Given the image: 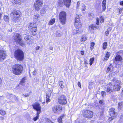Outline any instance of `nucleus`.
Segmentation results:
<instances>
[{"label":"nucleus","mask_w":123,"mask_h":123,"mask_svg":"<svg viewBox=\"0 0 123 123\" xmlns=\"http://www.w3.org/2000/svg\"><path fill=\"white\" fill-rule=\"evenodd\" d=\"M23 70L22 66L20 64H17L13 65L12 68L13 73L16 75H20Z\"/></svg>","instance_id":"1"},{"label":"nucleus","mask_w":123,"mask_h":123,"mask_svg":"<svg viewBox=\"0 0 123 123\" xmlns=\"http://www.w3.org/2000/svg\"><path fill=\"white\" fill-rule=\"evenodd\" d=\"M20 12L18 10H13L10 14V16L12 20L15 22L19 21Z\"/></svg>","instance_id":"2"},{"label":"nucleus","mask_w":123,"mask_h":123,"mask_svg":"<svg viewBox=\"0 0 123 123\" xmlns=\"http://www.w3.org/2000/svg\"><path fill=\"white\" fill-rule=\"evenodd\" d=\"M14 57L18 60L23 61L24 59V57L23 52L20 49L17 50L14 53Z\"/></svg>","instance_id":"3"},{"label":"nucleus","mask_w":123,"mask_h":123,"mask_svg":"<svg viewBox=\"0 0 123 123\" xmlns=\"http://www.w3.org/2000/svg\"><path fill=\"white\" fill-rule=\"evenodd\" d=\"M59 18L61 23L63 25L65 24L66 21V13L64 11L60 12L59 14Z\"/></svg>","instance_id":"4"},{"label":"nucleus","mask_w":123,"mask_h":123,"mask_svg":"<svg viewBox=\"0 0 123 123\" xmlns=\"http://www.w3.org/2000/svg\"><path fill=\"white\" fill-rule=\"evenodd\" d=\"M83 115L85 117L90 118L93 117V112L88 110H84L82 111Z\"/></svg>","instance_id":"5"},{"label":"nucleus","mask_w":123,"mask_h":123,"mask_svg":"<svg viewBox=\"0 0 123 123\" xmlns=\"http://www.w3.org/2000/svg\"><path fill=\"white\" fill-rule=\"evenodd\" d=\"M29 28L32 32L33 35H35L36 34V32L37 31V25L35 23H31L29 25Z\"/></svg>","instance_id":"6"},{"label":"nucleus","mask_w":123,"mask_h":123,"mask_svg":"<svg viewBox=\"0 0 123 123\" xmlns=\"http://www.w3.org/2000/svg\"><path fill=\"white\" fill-rule=\"evenodd\" d=\"M112 81L116 82V84L114 85L113 89L115 91H119L121 88L120 82L119 80H117L116 79L112 80Z\"/></svg>","instance_id":"7"},{"label":"nucleus","mask_w":123,"mask_h":123,"mask_svg":"<svg viewBox=\"0 0 123 123\" xmlns=\"http://www.w3.org/2000/svg\"><path fill=\"white\" fill-rule=\"evenodd\" d=\"M59 103L61 105H65L67 102L66 97L64 95H61L59 96L58 98Z\"/></svg>","instance_id":"8"},{"label":"nucleus","mask_w":123,"mask_h":123,"mask_svg":"<svg viewBox=\"0 0 123 123\" xmlns=\"http://www.w3.org/2000/svg\"><path fill=\"white\" fill-rule=\"evenodd\" d=\"M62 107L59 105H56L53 107L52 110L54 113L58 114L60 113L62 111Z\"/></svg>","instance_id":"9"},{"label":"nucleus","mask_w":123,"mask_h":123,"mask_svg":"<svg viewBox=\"0 0 123 123\" xmlns=\"http://www.w3.org/2000/svg\"><path fill=\"white\" fill-rule=\"evenodd\" d=\"M123 55V52L122 51H119L115 57V59L114 60V62L115 61L116 62H120L122 59V56Z\"/></svg>","instance_id":"10"},{"label":"nucleus","mask_w":123,"mask_h":123,"mask_svg":"<svg viewBox=\"0 0 123 123\" xmlns=\"http://www.w3.org/2000/svg\"><path fill=\"white\" fill-rule=\"evenodd\" d=\"M42 3L41 0H37L34 3V5L35 9L37 11L39 10L41 8Z\"/></svg>","instance_id":"11"},{"label":"nucleus","mask_w":123,"mask_h":123,"mask_svg":"<svg viewBox=\"0 0 123 123\" xmlns=\"http://www.w3.org/2000/svg\"><path fill=\"white\" fill-rule=\"evenodd\" d=\"M111 83H109L108 85V86L107 88H105L104 89L106 92L108 94H111L113 92V89L112 88V86H110Z\"/></svg>","instance_id":"12"},{"label":"nucleus","mask_w":123,"mask_h":123,"mask_svg":"<svg viewBox=\"0 0 123 123\" xmlns=\"http://www.w3.org/2000/svg\"><path fill=\"white\" fill-rule=\"evenodd\" d=\"M6 52L3 50H0V61L3 60L6 58Z\"/></svg>","instance_id":"13"},{"label":"nucleus","mask_w":123,"mask_h":123,"mask_svg":"<svg viewBox=\"0 0 123 123\" xmlns=\"http://www.w3.org/2000/svg\"><path fill=\"white\" fill-rule=\"evenodd\" d=\"M14 39L15 41L17 43H20L21 40L20 35L19 34H16L14 37Z\"/></svg>","instance_id":"14"},{"label":"nucleus","mask_w":123,"mask_h":123,"mask_svg":"<svg viewBox=\"0 0 123 123\" xmlns=\"http://www.w3.org/2000/svg\"><path fill=\"white\" fill-rule=\"evenodd\" d=\"M33 108L37 111H40L41 107L38 103H36L32 105Z\"/></svg>","instance_id":"15"},{"label":"nucleus","mask_w":123,"mask_h":123,"mask_svg":"<svg viewBox=\"0 0 123 123\" xmlns=\"http://www.w3.org/2000/svg\"><path fill=\"white\" fill-rule=\"evenodd\" d=\"M74 25L76 27H79L78 28H80L81 25L80 20L78 19L77 20H76V21H75Z\"/></svg>","instance_id":"16"},{"label":"nucleus","mask_w":123,"mask_h":123,"mask_svg":"<svg viewBox=\"0 0 123 123\" xmlns=\"http://www.w3.org/2000/svg\"><path fill=\"white\" fill-rule=\"evenodd\" d=\"M104 18L102 16L100 17L99 19L97 18V19L96 24L98 25H99V21H100L101 23H103L104 22Z\"/></svg>","instance_id":"17"},{"label":"nucleus","mask_w":123,"mask_h":123,"mask_svg":"<svg viewBox=\"0 0 123 123\" xmlns=\"http://www.w3.org/2000/svg\"><path fill=\"white\" fill-rule=\"evenodd\" d=\"M80 28H76L72 32L73 34H78L81 33Z\"/></svg>","instance_id":"18"},{"label":"nucleus","mask_w":123,"mask_h":123,"mask_svg":"<svg viewBox=\"0 0 123 123\" xmlns=\"http://www.w3.org/2000/svg\"><path fill=\"white\" fill-rule=\"evenodd\" d=\"M109 114L111 116L109 118V120H111L113 119L116 116L115 111L113 112H109Z\"/></svg>","instance_id":"19"},{"label":"nucleus","mask_w":123,"mask_h":123,"mask_svg":"<svg viewBox=\"0 0 123 123\" xmlns=\"http://www.w3.org/2000/svg\"><path fill=\"white\" fill-rule=\"evenodd\" d=\"M71 0H63L64 4L67 7H69L70 5Z\"/></svg>","instance_id":"20"},{"label":"nucleus","mask_w":123,"mask_h":123,"mask_svg":"<svg viewBox=\"0 0 123 123\" xmlns=\"http://www.w3.org/2000/svg\"><path fill=\"white\" fill-rule=\"evenodd\" d=\"M106 0H103L102 4V6L103 11H105L106 7Z\"/></svg>","instance_id":"21"},{"label":"nucleus","mask_w":123,"mask_h":123,"mask_svg":"<svg viewBox=\"0 0 123 123\" xmlns=\"http://www.w3.org/2000/svg\"><path fill=\"white\" fill-rule=\"evenodd\" d=\"M40 19V17L39 15L37 14L35 15L33 17V21L35 23L37 22L38 20Z\"/></svg>","instance_id":"22"},{"label":"nucleus","mask_w":123,"mask_h":123,"mask_svg":"<svg viewBox=\"0 0 123 123\" xmlns=\"http://www.w3.org/2000/svg\"><path fill=\"white\" fill-rule=\"evenodd\" d=\"M113 68V67L112 66V64L111 63L108 67L107 68V69L106 71V72L107 73L110 71L111 72L112 71Z\"/></svg>","instance_id":"23"},{"label":"nucleus","mask_w":123,"mask_h":123,"mask_svg":"<svg viewBox=\"0 0 123 123\" xmlns=\"http://www.w3.org/2000/svg\"><path fill=\"white\" fill-rule=\"evenodd\" d=\"M25 39L26 41L29 40V41L31 42L32 41V37L31 36L26 35L25 37Z\"/></svg>","instance_id":"24"},{"label":"nucleus","mask_w":123,"mask_h":123,"mask_svg":"<svg viewBox=\"0 0 123 123\" xmlns=\"http://www.w3.org/2000/svg\"><path fill=\"white\" fill-rule=\"evenodd\" d=\"M65 116V115L63 114L58 118V121L59 123H62V119Z\"/></svg>","instance_id":"25"},{"label":"nucleus","mask_w":123,"mask_h":123,"mask_svg":"<svg viewBox=\"0 0 123 123\" xmlns=\"http://www.w3.org/2000/svg\"><path fill=\"white\" fill-rule=\"evenodd\" d=\"M88 17L90 20H92L94 17V16L92 13H90L88 14Z\"/></svg>","instance_id":"26"},{"label":"nucleus","mask_w":123,"mask_h":123,"mask_svg":"<svg viewBox=\"0 0 123 123\" xmlns=\"http://www.w3.org/2000/svg\"><path fill=\"white\" fill-rule=\"evenodd\" d=\"M86 6L84 4H81L80 7V9H81L83 11H84L86 9Z\"/></svg>","instance_id":"27"},{"label":"nucleus","mask_w":123,"mask_h":123,"mask_svg":"<svg viewBox=\"0 0 123 123\" xmlns=\"http://www.w3.org/2000/svg\"><path fill=\"white\" fill-rule=\"evenodd\" d=\"M110 52H107L105 57L104 59V61H107L108 59L110 56Z\"/></svg>","instance_id":"28"},{"label":"nucleus","mask_w":123,"mask_h":123,"mask_svg":"<svg viewBox=\"0 0 123 123\" xmlns=\"http://www.w3.org/2000/svg\"><path fill=\"white\" fill-rule=\"evenodd\" d=\"M52 92L51 90H49L47 92L46 95V98H49L51 96V94Z\"/></svg>","instance_id":"29"},{"label":"nucleus","mask_w":123,"mask_h":123,"mask_svg":"<svg viewBox=\"0 0 123 123\" xmlns=\"http://www.w3.org/2000/svg\"><path fill=\"white\" fill-rule=\"evenodd\" d=\"M25 80L26 78L25 77H24L22 78L21 80L20 84L23 86L25 84Z\"/></svg>","instance_id":"30"},{"label":"nucleus","mask_w":123,"mask_h":123,"mask_svg":"<svg viewBox=\"0 0 123 123\" xmlns=\"http://www.w3.org/2000/svg\"><path fill=\"white\" fill-rule=\"evenodd\" d=\"M55 18H53L51 19L49 22V25H53L55 22Z\"/></svg>","instance_id":"31"},{"label":"nucleus","mask_w":123,"mask_h":123,"mask_svg":"<svg viewBox=\"0 0 123 123\" xmlns=\"http://www.w3.org/2000/svg\"><path fill=\"white\" fill-rule=\"evenodd\" d=\"M62 32L59 31H57L56 33V36H57L60 37L62 36Z\"/></svg>","instance_id":"32"},{"label":"nucleus","mask_w":123,"mask_h":123,"mask_svg":"<svg viewBox=\"0 0 123 123\" xmlns=\"http://www.w3.org/2000/svg\"><path fill=\"white\" fill-rule=\"evenodd\" d=\"M63 83V82L62 81H60L59 82V86L62 88L64 87Z\"/></svg>","instance_id":"33"},{"label":"nucleus","mask_w":123,"mask_h":123,"mask_svg":"<svg viewBox=\"0 0 123 123\" xmlns=\"http://www.w3.org/2000/svg\"><path fill=\"white\" fill-rule=\"evenodd\" d=\"M103 48L104 49H105L107 47V43L106 42H105L103 44Z\"/></svg>","instance_id":"34"},{"label":"nucleus","mask_w":123,"mask_h":123,"mask_svg":"<svg viewBox=\"0 0 123 123\" xmlns=\"http://www.w3.org/2000/svg\"><path fill=\"white\" fill-rule=\"evenodd\" d=\"M4 19L5 21H7L9 20V17L5 15L4 16Z\"/></svg>","instance_id":"35"},{"label":"nucleus","mask_w":123,"mask_h":123,"mask_svg":"<svg viewBox=\"0 0 123 123\" xmlns=\"http://www.w3.org/2000/svg\"><path fill=\"white\" fill-rule=\"evenodd\" d=\"M123 103L122 102H120L118 104V107L119 109H121V108L122 106Z\"/></svg>","instance_id":"36"},{"label":"nucleus","mask_w":123,"mask_h":123,"mask_svg":"<svg viewBox=\"0 0 123 123\" xmlns=\"http://www.w3.org/2000/svg\"><path fill=\"white\" fill-rule=\"evenodd\" d=\"M94 61V58H93L90 59V64L91 66L92 64Z\"/></svg>","instance_id":"37"},{"label":"nucleus","mask_w":123,"mask_h":123,"mask_svg":"<svg viewBox=\"0 0 123 123\" xmlns=\"http://www.w3.org/2000/svg\"><path fill=\"white\" fill-rule=\"evenodd\" d=\"M87 37L85 36H82V38L81 39V41H85L87 39Z\"/></svg>","instance_id":"38"},{"label":"nucleus","mask_w":123,"mask_h":123,"mask_svg":"<svg viewBox=\"0 0 123 123\" xmlns=\"http://www.w3.org/2000/svg\"><path fill=\"white\" fill-rule=\"evenodd\" d=\"M0 114L2 115H4L6 114V112L3 110H0Z\"/></svg>","instance_id":"39"},{"label":"nucleus","mask_w":123,"mask_h":123,"mask_svg":"<svg viewBox=\"0 0 123 123\" xmlns=\"http://www.w3.org/2000/svg\"><path fill=\"white\" fill-rule=\"evenodd\" d=\"M80 2L78 1L77 2V9H80Z\"/></svg>","instance_id":"40"},{"label":"nucleus","mask_w":123,"mask_h":123,"mask_svg":"<svg viewBox=\"0 0 123 123\" xmlns=\"http://www.w3.org/2000/svg\"><path fill=\"white\" fill-rule=\"evenodd\" d=\"M101 94L102 96L103 97H104L106 95V92H105L104 91H102L101 92Z\"/></svg>","instance_id":"41"},{"label":"nucleus","mask_w":123,"mask_h":123,"mask_svg":"<svg viewBox=\"0 0 123 123\" xmlns=\"http://www.w3.org/2000/svg\"><path fill=\"white\" fill-rule=\"evenodd\" d=\"M95 45L94 43H91L90 48L92 50L93 48V47Z\"/></svg>","instance_id":"42"},{"label":"nucleus","mask_w":123,"mask_h":123,"mask_svg":"<svg viewBox=\"0 0 123 123\" xmlns=\"http://www.w3.org/2000/svg\"><path fill=\"white\" fill-rule=\"evenodd\" d=\"M18 43L23 47H24L25 46V43L22 42L21 40L20 43Z\"/></svg>","instance_id":"43"},{"label":"nucleus","mask_w":123,"mask_h":123,"mask_svg":"<svg viewBox=\"0 0 123 123\" xmlns=\"http://www.w3.org/2000/svg\"><path fill=\"white\" fill-rule=\"evenodd\" d=\"M87 60L85 59L84 61V64L85 67H87Z\"/></svg>","instance_id":"44"},{"label":"nucleus","mask_w":123,"mask_h":123,"mask_svg":"<svg viewBox=\"0 0 123 123\" xmlns=\"http://www.w3.org/2000/svg\"><path fill=\"white\" fill-rule=\"evenodd\" d=\"M89 28L90 29H93L94 30L96 28V27H95L94 25H91V26H89Z\"/></svg>","instance_id":"45"},{"label":"nucleus","mask_w":123,"mask_h":123,"mask_svg":"<svg viewBox=\"0 0 123 123\" xmlns=\"http://www.w3.org/2000/svg\"><path fill=\"white\" fill-rule=\"evenodd\" d=\"M39 116H38V115L36 116V117H34L33 119V120L34 121H36L39 118Z\"/></svg>","instance_id":"46"},{"label":"nucleus","mask_w":123,"mask_h":123,"mask_svg":"<svg viewBox=\"0 0 123 123\" xmlns=\"http://www.w3.org/2000/svg\"><path fill=\"white\" fill-rule=\"evenodd\" d=\"M78 19L79 20H80L79 17V15H76V17L75 19V21H76V20H77Z\"/></svg>","instance_id":"47"},{"label":"nucleus","mask_w":123,"mask_h":123,"mask_svg":"<svg viewBox=\"0 0 123 123\" xmlns=\"http://www.w3.org/2000/svg\"><path fill=\"white\" fill-rule=\"evenodd\" d=\"M115 110V109L114 108H111L109 112H113L114 111V110Z\"/></svg>","instance_id":"48"},{"label":"nucleus","mask_w":123,"mask_h":123,"mask_svg":"<svg viewBox=\"0 0 123 123\" xmlns=\"http://www.w3.org/2000/svg\"><path fill=\"white\" fill-rule=\"evenodd\" d=\"M46 123H54L53 122H52L50 120L48 119V120H47V121L46 122Z\"/></svg>","instance_id":"49"},{"label":"nucleus","mask_w":123,"mask_h":123,"mask_svg":"<svg viewBox=\"0 0 123 123\" xmlns=\"http://www.w3.org/2000/svg\"><path fill=\"white\" fill-rule=\"evenodd\" d=\"M109 33V29H108L105 32V34L106 36H108V35Z\"/></svg>","instance_id":"50"},{"label":"nucleus","mask_w":123,"mask_h":123,"mask_svg":"<svg viewBox=\"0 0 123 123\" xmlns=\"http://www.w3.org/2000/svg\"><path fill=\"white\" fill-rule=\"evenodd\" d=\"M99 103L103 105L104 104V101L102 100H100L99 101Z\"/></svg>","instance_id":"51"},{"label":"nucleus","mask_w":123,"mask_h":123,"mask_svg":"<svg viewBox=\"0 0 123 123\" xmlns=\"http://www.w3.org/2000/svg\"><path fill=\"white\" fill-rule=\"evenodd\" d=\"M40 48V47L39 46H37L36 47L35 50H39Z\"/></svg>","instance_id":"52"},{"label":"nucleus","mask_w":123,"mask_h":123,"mask_svg":"<svg viewBox=\"0 0 123 123\" xmlns=\"http://www.w3.org/2000/svg\"><path fill=\"white\" fill-rule=\"evenodd\" d=\"M78 86L80 87V88H81V85L80 83V82H78Z\"/></svg>","instance_id":"53"},{"label":"nucleus","mask_w":123,"mask_h":123,"mask_svg":"<svg viewBox=\"0 0 123 123\" xmlns=\"http://www.w3.org/2000/svg\"><path fill=\"white\" fill-rule=\"evenodd\" d=\"M37 111V115H38L39 116V114L40 113V112L41 111Z\"/></svg>","instance_id":"54"},{"label":"nucleus","mask_w":123,"mask_h":123,"mask_svg":"<svg viewBox=\"0 0 123 123\" xmlns=\"http://www.w3.org/2000/svg\"><path fill=\"white\" fill-rule=\"evenodd\" d=\"M45 10H41V13H43V14L44 13H45Z\"/></svg>","instance_id":"55"},{"label":"nucleus","mask_w":123,"mask_h":123,"mask_svg":"<svg viewBox=\"0 0 123 123\" xmlns=\"http://www.w3.org/2000/svg\"><path fill=\"white\" fill-rule=\"evenodd\" d=\"M24 96H25V97H27L29 96V94H25V95H24Z\"/></svg>","instance_id":"56"},{"label":"nucleus","mask_w":123,"mask_h":123,"mask_svg":"<svg viewBox=\"0 0 123 123\" xmlns=\"http://www.w3.org/2000/svg\"><path fill=\"white\" fill-rule=\"evenodd\" d=\"M81 54L82 55H83L84 54V51H81Z\"/></svg>","instance_id":"57"},{"label":"nucleus","mask_w":123,"mask_h":123,"mask_svg":"<svg viewBox=\"0 0 123 123\" xmlns=\"http://www.w3.org/2000/svg\"><path fill=\"white\" fill-rule=\"evenodd\" d=\"M76 123H84L83 122H81L80 123V121H78L77 120H76Z\"/></svg>","instance_id":"58"},{"label":"nucleus","mask_w":123,"mask_h":123,"mask_svg":"<svg viewBox=\"0 0 123 123\" xmlns=\"http://www.w3.org/2000/svg\"><path fill=\"white\" fill-rule=\"evenodd\" d=\"M50 100L49 99V98H47V100H46V101L47 102H49L50 101Z\"/></svg>","instance_id":"59"},{"label":"nucleus","mask_w":123,"mask_h":123,"mask_svg":"<svg viewBox=\"0 0 123 123\" xmlns=\"http://www.w3.org/2000/svg\"><path fill=\"white\" fill-rule=\"evenodd\" d=\"M120 4L122 5L123 6V1H122L120 2Z\"/></svg>","instance_id":"60"},{"label":"nucleus","mask_w":123,"mask_h":123,"mask_svg":"<svg viewBox=\"0 0 123 123\" xmlns=\"http://www.w3.org/2000/svg\"><path fill=\"white\" fill-rule=\"evenodd\" d=\"M33 75H35L36 74V73L35 71H33Z\"/></svg>","instance_id":"61"},{"label":"nucleus","mask_w":123,"mask_h":123,"mask_svg":"<svg viewBox=\"0 0 123 123\" xmlns=\"http://www.w3.org/2000/svg\"><path fill=\"white\" fill-rule=\"evenodd\" d=\"M22 0H15V1H17V2H16V3H19V2H18V1H21Z\"/></svg>","instance_id":"62"},{"label":"nucleus","mask_w":123,"mask_h":123,"mask_svg":"<svg viewBox=\"0 0 123 123\" xmlns=\"http://www.w3.org/2000/svg\"><path fill=\"white\" fill-rule=\"evenodd\" d=\"M122 9H119V14H120V13H121L122 12V11L121 10Z\"/></svg>","instance_id":"63"},{"label":"nucleus","mask_w":123,"mask_h":123,"mask_svg":"<svg viewBox=\"0 0 123 123\" xmlns=\"http://www.w3.org/2000/svg\"><path fill=\"white\" fill-rule=\"evenodd\" d=\"M0 118H1V120H3L4 119V117H1Z\"/></svg>","instance_id":"64"}]
</instances>
